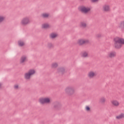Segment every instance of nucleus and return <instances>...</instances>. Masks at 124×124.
<instances>
[{
  "instance_id": "1a4fd4ad",
  "label": "nucleus",
  "mask_w": 124,
  "mask_h": 124,
  "mask_svg": "<svg viewBox=\"0 0 124 124\" xmlns=\"http://www.w3.org/2000/svg\"><path fill=\"white\" fill-rule=\"evenodd\" d=\"M103 11H104V12H108V11H109V4H105L103 6Z\"/></svg>"
},
{
  "instance_id": "9b49d317",
  "label": "nucleus",
  "mask_w": 124,
  "mask_h": 124,
  "mask_svg": "<svg viewBox=\"0 0 124 124\" xmlns=\"http://www.w3.org/2000/svg\"><path fill=\"white\" fill-rule=\"evenodd\" d=\"M50 27V24L47 23H44L41 26L42 29H49Z\"/></svg>"
},
{
  "instance_id": "9d476101",
  "label": "nucleus",
  "mask_w": 124,
  "mask_h": 124,
  "mask_svg": "<svg viewBox=\"0 0 124 124\" xmlns=\"http://www.w3.org/2000/svg\"><path fill=\"white\" fill-rule=\"evenodd\" d=\"M111 102L112 105H113V106H115V107H118V106H119L120 105V103L117 100H113Z\"/></svg>"
},
{
  "instance_id": "bb28decb",
  "label": "nucleus",
  "mask_w": 124,
  "mask_h": 124,
  "mask_svg": "<svg viewBox=\"0 0 124 124\" xmlns=\"http://www.w3.org/2000/svg\"><path fill=\"white\" fill-rule=\"evenodd\" d=\"M103 36V35L100 33L96 34V38H101Z\"/></svg>"
},
{
  "instance_id": "a211bd4d",
  "label": "nucleus",
  "mask_w": 124,
  "mask_h": 124,
  "mask_svg": "<svg viewBox=\"0 0 124 124\" xmlns=\"http://www.w3.org/2000/svg\"><path fill=\"white\" fill-rule=\"evenodd\" d=\"M116 52L112 51L110 52L109 57V58H115V57L116 56Z\"/></svg>"
},
{
  "instance_id": "423d86ee",
  "label": "nucleus",
  "mask_w": 124,
  "mask_h": 124,
  "mask_svg": "<svg viewBox=\"0 0 124 124\" xmlns=\"http://www.w3.org/2000/svg\"><path fill=\"white\" fill-rule=\"evenodd\" d=\"M40 103L41 104H49L51 102V100L49 98H44L40 99Z\"/></svg>"
},
{
  "instance_id": "2eb2a0df",
  "label": "nucleus",
  "mask_w": 124,
  "mask_h": 124,
  "mask_svg": "<svg viewBox=\"0 0 124 124\" xmlns=\"http://www.w3.org/2000/svg\"><path fill=\"white\" fill-rule=\"evenodd\" d=\"M31 76L29 72L25 73L24 75V78L26 80H29V79H31Z\"/></svg>"
},
{
  "instance_id": "7c9ffc66",
  "label": "nucleus",
  "mask_w": 124,
  "mask_h": 124,
  "mask_svg": "<svg viewBox=\"0 0 124 124\" xmlns=\"http://www.w3.org/2000/svg\"><path fill=\"white\" fill-rule=\"evenodd\" d=\"M19 88V85H16L14 86V89L16 90H17Z\"/></svg>"
},
{
  "instance_id": "7ed1b4c3",
  "label": "nucleus",
  "mask_w": 124,
  "mask_h": 124,
  "mask_svg": "<svg viewBox=\"0 0 124 124\" xmlns=\"http://www.w3.org/2000/svg\"><path fill=\"white\" fill-rule=\"evenodd\" d=\"M30 23H31L30 18L28 17H25L21 19L20 25H21V26H27V25H29Z\"/></svg>"
},
{
  "instance_id": "aec40b11",
  "label": "nucleus",
  "mask_w": 124,
  "mask_h": 124,
  "mask_svg": "<svg viewBox=\"0 0 124 124\" xmlns=\"http://www.w3.org/2000/svg\"><path fill=\"white\" fill-rule=\"evenodd\" d=\"M124 113H121L120 115L116 117V119L117 120H121V119H124Z\"/></svg>"
},
{
  "instance_id": "393cba45",
  "label": "nucleus",
  "mask_w": 124,
  "mask_h": 124,
  "mask_svg": "<svg viewBox=\"0 0 124 124\" xmlns=\"http://www.w3.org/2000/svg\"><path fill=\"white\" fill-rule=\"evenodd\" d=\"M81 57L82 58H87L88 57V53L86 51L83 52L82 53Z\"/></svg>"
},
{
  "instance_id": "f03ea898",
  "label": "nucleus",
  "mask_w": 124,
  "mask_h": 124,
  "mask_svg": "<svg viewBox=\"0 0 124 124\" xmlns=\"http://www.w3.org/2000/svg\"><path fill=\"white\" fill-rule=\"evenodd\" d=\"M78 10L81 13L87 14V13H89L91 11V8L82 5L78 6Z\"/></svg>"
},
{
  "instance_id": "39448f33",
  "label": "nucleus",
  "mask_w": 124,
  "mask_h": 124,
  "mask_svg": "<svg viewBox=\"0 0 124 124\" xmlns=\"http://www.w3.org/2000/svg\"><path fill=\"white\" fill-rule=\"evenodd\" d=\"M90 43V40L89 39L84 40L83 39H79L78 41V44L80 46L84 45V44H89Z\"/></svg>"
},
{
  "instance_id": "a878e982",
  "label": "nucleus",
  "mask_w": 124,
  "mask_h": 124,
  "mask_svg": "<svg viewBox=\"0 0 124 124\" xmlns=\"http://www.w3.org/2000/svg\"><path fill=\"white\" fill-rule=\"evenodd\" d=\"M51 67L52 68H56V67H58V63H53Z\"/></svg>"
},
{
  "instance_id": "f3484780",
  "label": "nucleus",
  "mask_w": 124,
  "mask_h": 124,
  "mask_svg": "<svg viewBox=\"0 0 124 124\" xmlns=\"http://www.w3.org/2000/svg\"><path fill=\"white\" fill-rule=\"evenodd\" d=\"M17 43L18 44V46H20V47H23V46L25 45V43L21 40H18Z\"/></svg>"
},
{
  "instance_id": "cd10ccee",
  "label": "nucleus",
  "mask_w": 124,
  "mask_h": 124,
  "mask_svg": "<svg viewBox=\"0 0 124 124\" xmlns=\"http://www.w3.org/2000/svg\"><path fill=\"white\" fill-rule=\"evenodd\" d=\"M47 47L50 49L53 47V45L51 43H48L47 44Z\"/></svg>"
},
{
  "instance_id": "f8f14e48",
  "label": "nucleus",
  "mask_w": 124,
  "mask_h": 124,
  "mask_svg": "<svg viewBox=\"0 0 124 124\" xmlns=\"http://www.w3.org/2000/svg\"><path fill=\"white\" fill-rule=\"evenodd\" d=\"M58 72L59 73H62V74H64L65 73V69L63 67L58 68Z\"/></svg>"
},
{
  "instance_id": "0eeeda50",
  "label": "nucleus",
  "mask_w": 124,
  "mask_h": 124,
  "mask_svg": "<svg viewBox=\"0 0 124 124\" xmlns=\"http://www.w3.org/2000/svg\"><path fill=\"white\" fill-rule=\"evenodd\" d=\"M53 105L55 110H60L62 108V104L59 102H54Z\"/></svg>"
},
{
  "instance_id": "20e7f679",
  "label": "nucleus",
  "mask_w": 124,
  "mask_h": 124,
  "mask_svg": "<svg viewBox=\"0 0 124 124\" xmlns=\"http://www.w3.org/2000/svg\"><path fill=\"white\" fill-rule=\"evenodd\" d=\"M65 92L68 95H72V94H74L75 93V90H74V88L72 87H68L65 89Z\"/></svg>"
},
{
  "instance_id": "4468645a",
  "label": "nucleus",
  "mask_w": 124,
  "mask_h": 124,
  "mask_svg": "<svg viewBox=\"0 0 124 124\" xmlns=\"http://www.w3.org/2000/svg\"><path fill=\"white\" fill-rule=\"evenodd\" d=\"M94 76H95V74L93 71H91L88 73V77L89 78H93Z\"/></svg>"
},
{
  "instance_id": "2f4dec72",
  "label": "nucleus",
  "mask_w": 124,
  "mask_h": 124,
  "mask_svg": "<svg viewBox=\"0 0 124 124\" xmlns=\"http://www.w3.org/2000/svg\"><path fill=\"white\" fill-rule=\"evenodd\" d=\"M1 88V83H0V89Z\"/></svg>"
},
{
  "instance_id": "6ab92c4d",
  "label": "nucleus",
  "mask_w": 124,
  "mask_h": 124,
  "mask_svg": "<svg viewBox=\"0 0 124 124\" xmlns=\"http://www.w3.org/2000/svg\"><path fill=\"white\" fill-rule=\"evenodd\" d=\"M105 101H106V100H105V98L103 97L99 99V102L101 104H105Z\"/></svg>"
},
{
  "instance_id": "6e6552de",
  "label": "nucleus",
  "mask_w": 124,
  "mask_h": 124,
  "mask_svg": "<svg viewBox=\"0 0 124 124\" xmlns=\"http://www.w3.org/2000/svg\"><path fill=\"white\" fill-rule=\"evenodd\" d=\"M28 62V58L27 56L23 55L22 56L20 59L19 62L20 64L24 63V62Z\"/></svg>"
},
{
  "instance_id": "b1692460",
  "label": "nucleus",
  "mask_w": 124,
  "mask_h": 124,
  "mask_svg": "<svg viewBox=\"0 0 124 124\" xmlns=\"http://www.w3.org/2000/svg\"><path fill=\"white\" fill-rule=\"evenodd\" d=\"M51 38L54 39V38H56L58 36V35L55 33H51L50 35Z\"/></svg>"
},
{
  "instance_id": "4be33fe9",
  "label": "nucleus",
  "mask_w": 124,
  "mask_h": 124,
  "mask_svg": "<svg viewBox=\"0 0 124 124\" xmlns=\"http://www.w3.org/2000/svg\"><path fill=\"white\" fill-rule=\"evenodd\" d=\"M80 26L82 28H87V23L85 22H81L80 23Z\"/></svg>"
},
{
  "instance_id": "f257e3e1",
  "label": "nucleus",
  "mask_w": 124,
  "mask_h": 124,
  "mask_svg": "<svg viewBox=\"0 0 124 124\" xmlns=\"http://www.w3.org/2000/svg\"><path fill=\"white\" fill-rule=\"evenodd\" d=\"M114 46L116 49H120L123 45H124V39L119 37H117L114 39Z\"/></svg>"
},
{
  "instance_id": "5701e85b",
  "label": "nucleus",
  "mask_w": 124,
  "mask_h": 124,
  "mask_svg": "<svg viewBox=\"0 0 124 124\" xmlns=\"http://www.w3.org/2000/svg\"><path fill=\"white\" fill-rule=\"evenodd\" d=\"M5 20V16L0 15V24Z\"/></svg>"
},
{
  "instance_id": "412c9836",
  "label": "nucleus",
  "mask_w": 124,
  "mask_h": 124,
  "mask_svg": "<svg viewBox=\"0 0 124 124\" xmlns=\"http://www.w3.org/2000/svg\"><path fill=\"white\" fill-rule=\"evenodd\" d=\"M28 73L31 76L34 74H35V70H34V69H30L29 70Z\"/></svg>"
},
{
  "instance_id": "dca6fc26",
  "label": "nucleus",
  "mask_w": 124,
  "mask_h": 124,
  "mask_svg": "<svg viewBox=\"0 0 124 124\" xmlns=\"http://www.w3.org/2000/svg\"><path fill=\"white\" fill-rule=\"evenodd\" d=\"M49 16H50V14L46 13H44L41 15V16L43 18H48Z\"/></svg>"
},
{
  "instance_id": "ddd939ff",
  "label": "nucleus",
  "mask_w": 124,
  "mask_h": 124,
  "mask_svg": "<svg viewBox=\"0 0 124 124\" xmlns=\"http://www.w3.org/2000/svg\"><path fill=\"white\" fill-rule=\"evenodd\" d=\"M119 29L121 31H124V20L121 21L119 24Z\"/></svg>"
},
{
  "instance_id": "c756f323",
  "label": "nucleus",
  "mask_w": 124,
  "mask_h": 124,
  "mask_svg": "<svg viewBox=\"0 0 124 124\" xmlns=\"http://www.w3.org/2000/svg\"><path fill=\"white\" fill-rule=\"evenodd\" d=\"M99 0H90V1L91 2H97V1H99Z\"/></svg>"
},
{
  "instance_id": "c85d7f7f",
  "label": "nucleus",
  "mask_w": 124,
  "mask_h": 124,
  "mask_svg": "<svg viewBox=\"0 0 124 124\" xmlns=\"http://www.w3.org/2000/svg\"><path fill=\"white\" fill-rule=\"evenodd\" d=\"M85 109L86 111H90L91 110V108H90L89 106H86Z\"/></svg>"
}]
</instances>
